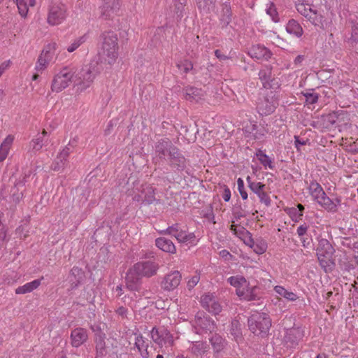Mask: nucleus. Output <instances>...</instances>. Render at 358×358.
<instances>
[{
  "instance_id": "obj_6",
  "label": "nucleus",
  "mask_w": 358,
  "mask_h": 358,
  "mask_svg": "<svg viewBox=\"0 0 358 358\" xmlns=\"http://www.w3.org/2000/svg\"><path fill=\"white\" fill-rule=\"evenodd\" d=\"M178 149V148L167 138L158 140L154 146L153 163L156 166L159 161L168 162Z\"/></svg>"
},
{
  "instance_id": "obj_33",
  "label": "nucleus",
  "mask_w": 358,
  "mask_h": 358,
  "mask_svg": "<svg viewBox=\"0 0 358 358\" xmlns=\"http://www.w3.org/2000/svg\"><path fill=\"white\" fill-rule=\"evenodd\" d=\"M304 209V206L302 204L299 203L296 208L293 207L289 208L287 213L289 214V215L290 216L293 221H294L295 222H298L302 219L303 212Z\"/></svg>"
},
{
  "instance_id": "obj_64",
  "label": "nucleus",
  "mask_w": 358,
  "mask_h": 358,
  "mask_svg": "<svg viewBox=\"0 0 358 358\" xmlns=\"http://www.w3.org/2000/svg\"><path fill=\"white\" fill-rule=\"evenodd\" d=\"M78 142V136H75L69 141V144L66 146H68L71 148V152L72 151V149L77 145Z\"/></svg>"
},
{
  "instance_id": "obj_48",
  "label": "nucleus",
  "mask_w": 358,
  "mask_h": 358,
  "mask_svg": "<svg viewBox=\"0 0 358 358\" xmlns=\"http://www.w3.org/2000/svg\"><path fill=\"white\" fill-rule=\"evenodd\" d=\"M86 35H83L76 40L67 48L69 52H73L77 50L86 41Z\"/></svg>"
},
{
  "instance_id": "obj_37",
  "label": "nucleus",
  "mask_w": 358,
  "mask_h": 358,
  "mask_svg": "<svg viewBox=\"0 0 358 358\" xmlns=\"http://www.w3.org/2000/svg\"><path fill=\"white\" fill-rule=\"evenodd\" d=\"M215 0H196L198 8L205 13H208L214 8Z\"/></svg>"
},
{
  "instance_id": "obj_63",
  "label": "nucleus",
  "mask_w": 358,
  "mask_h": 358,
  "mask_svg": "<svg viewBox=\"0 0 358 358\" xmlns=\"http://www.w3.org/2000/svg\"><path fill=\"white\" fill-rule=\"evenodd\" d=\"M17 6L20 14L22 16H26V15L27 13V10H28L27 6H26L25 4H23V5L19 4Z\"/></svg>"
},
{
  "instance_id": "obj_41",
  "label": "nucleus",
  "mask_w": 358,
  "mask_h": 358,
  "mask_svg": "<svg viewBox=\"0 0 358 358\" xmlns=\"http://www.w3.org/2000/svg\"><path fill=\"white\" fill-rule=\"evenodd\" d=\"M220 20L222 22H230L232 20L231 10L229 5L222 6Z\"/></svg>"
},
{
  "instance_id": "obj_59",
  "label": "nucleus",
  "mask_w": 358,
  "mask_h": 358,
  "mask_svg": "<svg viewBox=\"0 0 358 358\" xmlns=\"http://www.w3.org/2000/svg\"><path fill=\"white\" fill-rule=\"evenodd\" d=\"M337 115L335 112L329 113L325 116V120L330 124H334L336 122Z\"/></svg>"
},
{
  "instance_id": "obj_35",
  "label": "nucleus",
  "mask_w": 358,
  "mask_h": 358,
  "mask_svg": "<svg viewBox=\"0 0 358 358\" xmlns=\"http://www.w3.org/2000/svg\"><path fill=\"white\" fill-rule=\"evenodd\" d=\"M55 51L56 43H49L44 47L40 56L43 57V58L45 59V60L50 62L55 55Z\"/></svg>"
},
{
  "instance_id": "obj_19",
  "label": "nucleus",
  "mask_w": 358,
  "mask_h": 358,
  "mask_svg": "<svg viewBox=\"0 0 358 358\" xmlns=\"http://www.w3.org/2000/svg\"><path fill=\"white\" fill-rule=\"evenodd\" d=\"M87 331L84 328H76L71 331V345L75 348H78L80 346L87 340Z\"/></svg>"
},
{
  "instance_id": "obj_42",
  "label": "nucleus",
  "mask_w": 358,
  "mask_h": 358,
  "mask_svg": "<svg viewBox=\"0 0 358 358\" xmlns=\"http://www.w3.org/2000/svg\"><path fill=\"white\" fill-rule=\"evenodd\" d=\"M230 333L237 342L239 339L241 338L242 333L241 329V324L238 321L231 322Z\"/></svg>"
},
{
  "instance_id": "obj_50",
  "label": "nucleus",
  "mask_w": 358,
  "mask_h": 358,
  "mask_svg": "<svg viewBox=\"0 0 358 358\" xmlns=\"http://www.w3.org/2000/svg\"><path fill=\"white\" fill-rule=\"evenodd\" d=\"M49 63V61L45 60V59H43V57L39 55L35 69L37 71H42L46 69Z\"/></svg>"
},
{
  "instance_id": "obj_60",
  "label": "nucleus",
  "mask_w": 358,
  "mask_h": 358,
  "mask_svg": "<svg viewBox=\"0 0 358 358\" xmlns=\"http://www.w3.org/2000/svg\"><path fill=\"white\" fill-rule=\"evenodd\" d=\"M308 225L306 224H302L297 228V234L300 237H303L307 232Z\"/></svg>"
},
{
  "instance_id": "obj_12",
  "label": "nucleus",
  "mask_w": 358,
  "mask_h": 358,
  "mask_svg": "<svg viewBox=\"0 0 358 358\" xmlns=\"http://www.w3.org/2000/svg\"><path fill=\"white\" fill-rule=\"evenodd\" d=\"M194 328L197 334L212 333L215 330L216 326L214 321L209 316L203 313H198L195 316Z\"/></svg>"
},
{
  "instance_id": "obj_28",
  "label": "nucleus",
  "mask_w": 358,
  "mask_h": 358,
  "mask_svg": "<svg viewBox=\"0 0 358 358\" xmlns=\"http://www.w3.org/2000/svg\"><path fill=\"white\" fill-rule=\"evenodd\" d=\"M134 345L138 350L142 358L149 357V352L148 351V343L145 341L142 335H138L136 337Z\"/></svg>"
},
{
  "instance_id": "obj_8",
  "label": "nucleus",
  "mask_w": 358,
  "mask_h": 358,
  "mask_svg": "<svg viewBox=\"0 0 358 358\" xmlns=\"http://www.w3.org/2000/svg\"><path fill=\"white\" fill-rule=\"evenodd\" d=\"M167 163L171 169L179 176L183 175V172L189 173V161L184 156L179 148Z\"/></svg>"
},
{
  "instance_id": "obj_2",
  "label": "nucleus",
  "mask_w": 358,
  "mask_h": 358,
  "mask_svg": "<svg viewBox=\"0 0 358 358\" xmlns=\"http://www.w3.org/2000/svg\"><path fill=\"white\" fill-rule=\"evenodd\" d=\"M101 68L98 62L90 63L88 66L77 71L75 85L80 90H85L93 83L95 78L101 73Z\"/></svg>"
},
{
  "instance_id": "obj_43",
  "label": "nucleus",
  "mask_w": 358,
  "mask_h": 358,
  "mask_svg": "<svg viewBox=\"0 0 358 358\" xmlns=\"http://www.w3.org/2000/svg\"><path fill=\"white\" fill-rule=\"evenodd\" d=\"M266 14L271 17V20L274 22H278L280 19L278 17V13L276 10L275 6L273 3L270 2L266 5Z\"/></svg>"
},
{
  "instance_id": "obj_52",
  "label": "nucleus",
  "mask_w": 358,
  "mask_h": 358,
  "mask_svg": "<svg viewBox=\"0 0 358 358\" xmlns=\"http://www.w3.org/2000/svg\"><path fill=\"white\" fill-rule=\"evenodd\" d=\"M209 312L217 315L221 311V306L219 303L215 301V299L210 303V307H207L206 308Z\"/></svg>"
},
{
  "instance_id": "obj_38",
  "label": "nucleus",
  "mask_w": 358,
  "mask_h": 358,
  "mask_svg": "<svg viewBox=\"0 0 358 358\" xmlns=\"http://www.w3.org/2000/svg\"><path fill=\"white\" fill-rule=\"evenodd\" d=\"M274 289L276 292V293H278L279 295L283 296L284 298L287 299L289 301H294L298 299V296H296V294L287 291L282 286H275Z\"/></svg>"
},
{
  "instance_id": "obj_24",
  "label": "nucleus",
  "mask_w": 358,
  "mask_h": 358,
  "mask_svg": "<svg viewBox=\"0 0 358 358\" xmlns=\"http://www.w3.org/2000/svg\"><path fill=\"white\" fill-rule=\"evenodd\" d=\"M24 179L25 178L24 177L22 180L15 182L14 186L10 189V196L13 201L15 203H18L23 196L25 185Z\"/></svg>"
},
{
  "instance_id": "obj_49",
  "label": "nucleus",
  "mask_w": 358,
  "mask_h": 358,
  "mask_svg": "<svg viewBox=\"0 0 358 358\" xmlns=\"http://www.w3.org/2000/svg\"><path fill=\"white\" fill-rule=\"evenodd\" d=\"M228 282L231 285L239 287L246 283V280L242 276H231L228 278Z\"/></svg>"
},
{
  "instance_id": "obj_11",
  "label": "nucleus",
  "mask_w": 358,
  "mask_h": 358,
  "mask_svg": "<svg viewBox=\"0 0 358 358\" xmlns=\"http://www.w3.org/2000/svg\"><path fill=\"white\" fill-rule=\"evenodd\" d=\"M162 234L174 236L179 243H192L195 239L194 233H187L183 230L178 224L169 227L165 231H162Z\"/></svg>"
},
{
  "instance_id": "obj_3",
  "label": "nucleus",
  "mask_w": 358,
  "mask_h": 358,
  "mask_svg": "<svg viewBox=\"0 0 358 358\" xmlns=\"http://www.w3.org/2000/svg\"><path fill=\"white\" fill-rule=\"evenodd\" d=\"M78 69L74 66L63 67L54 77L51 89L52 92H60L69 86L73 82L75 83L76 75Z\"/></svg>"
},
{
  "instance_id": "obj_45",
  "label": "nucleus",
  "mask_w": 358,
  "mask_h": 358,
  "mask_svg": "<svg viewBox=\"0 0 358 358\" xmlns=\"http://www.w3.org/2000/svg\"><path fill=\"white\" fill-rule=\"evenodd\" d=\"M287 31L290 34H294L296 36H301L303 34V29L300 24H287Z\"/></svg>"
},
{
  "instance_id": "obj_56",
  "label": "nucleus",
  "mask_w": 358,
  "mask_h": 358,
  "mask_svg": "<svg viewBox=\"0 0 358 358\" xmlns=\"http://www.w3.org/2000/svg\"><path fill=\"white\" fill-rule=\"evenodd\" d=\"M199 280H200L199 275H195L192 276V278L190 280H189V281L187 282L188 289H192V288H194L197 285Z\"/></svg>"
},
{
  "instance_id": "obj_40",
  "label": "nucleus",
  "mask_w": 358,
  "mask_h": 358,
  "mask_svg": "<svg viewBox=\"0 0 358 358\" xmlns=\"http://www.w3.org/2000/svg\"><path fill=\"white\" fill-rule=\"evenodd\" d=\"M247 182L248 183V187L257 196L264 190L265 185L258 182H253L251 180V178L250 176L247 177Z\"/></svg>"
},
{
  "instance_id": "obj_23",
  "label": "nucleus",
  "mask_w": 358,
  "mask_h": 358,
  "mask_svg": "<svg viewBox=\"0 0 358 358\" xmlns=\"http://www.w3.org/2000/svg\"><path fill=\"white\" fill-rule=\"evenodd\" d=\"M69 278L71 282L70 288L74 289L83 280L84 273L81 268L74 266L71 270Z\"/></svg>"
},
{
  "instance_id": "obj_20",
  "label": "nucleus",
  "mask_w": 358,
  "mask_h": 358,
  "mask_svg": "<svg viewBox=\"0 0 358 358\" xmlns=\"http://www.w3.org/2000/svg\"><path fill=\"white\" fill-rule=\"evenodd\" d=\"M248 54L251 57L255 58L257 59H264L267 60L271 56V51L268 48L261 45H252L250 48Z\"/></svg>"
},
{
  "instance_id": "obj_29",
  "label": "nucleus",
  "mask_w": 358,
  "mask_h": 358,
  "mask_svg": "<svg viewBox=\"0 0 358 358\" xmlns=\"http://www.w3.org/2000/svg\"><path fill=\"white\" fill-rule=\"evenodd\" d=\"M296 9L308 20H314V17L316 15L317 10L313 9L310 6H308L306 3L298 4Z\"/></svg>"
},
{
  "instance_id": "obj_44",
  "label": "nucleus",
  "mask_w": 358,
  "mask_h": 358,
  "mask_svg": "<svg viewBox=\"0 0 358 358\" xmlns=\"http://www.w3.org/2000/svg\"><path fill=\"white\" fill-rule=\"evenodd\" d=\"M175 1V7L176 10V17L177 21H181L184 6L187 3V0H173Z\"/></svg>"
},
{
  "instance_id": "obj_34",
  "label": "nucleus",
  "mask_w": 358,
  "mask_h": 358,
  "mask_svg": "<svg viewBox=\"0 0 358 358\" xmlns=\"http://www.w3.org/2000/svg\"><path fill=\"white\" fill-rule=\"evenodd\" d=\"M309 191L310 195L316 201H318L320 198H321L325 194L321 185L316 182H310L309 186Z\"/></svg>"
},
{
  "instance_id": "obj_4",
  "label": "nucleus",
  "mask_w": 358,
  "mask_h": 358,
  "mask_svg": "<svg viewBox=\"0 0 358 358\" xmlns=\"http://www.w3.org/2000/svg\"><path fill=\"white\" fill-rule=\"evenodd\" d=\"M248 324L254 334L265 337L271 327V320L266 313L256 312L248 318Z\"/></svg>"
},
{
  "instance_id": "obj_57",
  "label": "nucleus",
  "mask_w": 358,
  "mask_h": 358,
  "mask_svg": "<svg viewBox=\"0 0 358 358\" xmlns=\"http://www.w3.org/2000/svg\"><path fill=\"white\" fill-rule=\"evenodd\" d=\"M14 138L11 135H8L1 144V146L10 150V148L13 142Z\"/></svg>"
},
{
  "instance_id": "obj_25",
  "label": "nucleus",
  "mask_w": 358,
  "mask_h": 358,
  "mask_svg": "<svg viewBox=\"0 0 358 358\" xmlns=\"http://www.w3.org/2000/svg\"><path fill=\"white\" fill-rule=\"evenodd\" d=\"M156 246L162 251L171 254L176 252V248L173 242L164 237H160L155 240Z\"/></svg>"
},
{
  "instance_id": "obj_51",
  "label": "nucleus",
  "mask_w": 358,
  "mask_h": 358,
  "mask_svg": "<svg viewBox=\"0 0 358 358\" xmlns=\"http://www.w3.org/2000/svg\"><path fill=\"white\" fill-rule=\"evenodd\" d=\"M306 102L308 104H314L318 100V94L314 92H307L304 94Z\"/></svg>"
},
{
  "instance_id": "obj_55",
  "label": "nucleus",
  "mask_w": 358,
  "mask_h": 358,
  "mask_svg": "<svg viewBox=\"0 0 358 358\" xmlns=\"http://www.w3.org/2000/svg\"><path fill=\"white\" fill-rule=\"evenodd\" d=\"M260 201L263 203H264L266 206H270L271 204V199L268 196V195L264 191H262L259 195H258Z\"/></svg>"
},
{
  "instance_id": "obj_10",
  "label": "nucleus",
  "mask_w": 358,
  "mask_h": 358,
  "mask_svg": "<svg viewBox=\"0 0 358 358\" xmlns=\"http://www.w3.org/2000/svg\"><path fill=\"white\" fill-rule=\"evenodd\" d=\"M120 8V0H103V5L100 7L101 20H114Z\"/></svg>"
},
{
  "instance_id": "obj_36",
  "label": "nucleus",
  "mask_w": 358,
  "mask_h": 358,
  "mask_svg": "<svg viewBox=\"0 0 358 358\" xmlns=\"http://www.w3.org/2000/svg\"><path fill=\"white\" fill-rule=\"evenodd\" d=\"M47 141L43 139V136L37 135L35 138L29 143V150L36 152L40 150L45 144Z\"/></svg>"
},
{
  "instance_id": "obj_31",
  "label": "nucleus",
  "mask_w": 358,
  "mask_h": 358,
  "mask_svg": "<svg viewBox=\"0 0 358 358\" xmlns=\"http://www.w3.org/2000/svg\"><path fill=\"white\" fill-rule=\"evenodd\" d=\"M209 341L215 353L221 352L226 345L224 339L217 334L210 338Z\"/></svg>"
},
{
  "instance_id": "obj_54",
  "label": "nucleus",
  "mask_w": 358,
  "mask_h": 358,
  "mask_svg": "<svg viewBox=\"0 0 358 358\" xmlns=\"http://www.w3.org/2000/svg\"><path fill=\"white\" fill-rule=\"evenodd\" d=\"M237 185H238V191H239V193L242 197L243 199H248V194L246 192V191L245 190V188H244V182H243V180L239 178L238 180H237Z\"/></svg>"
},
{
  "instance_id": "obj_47",
  "label": "nucleus",
  "mask_w": 358,
  "mask_h": 358,
  "mask_svg": "<svg viewBox=\"0 0 358 358\" xmlns=\"http://www.w3.org/2000/svg\"><path fill=\"white\" fill-rule=\"evenodd\" d=\"M176 66L180 71H182L185 74L193 69V64L192 62L187 59L177 63Z\"/></svg>"
},
{
  "instance_id": "obj_1",
  "label": "nucleus",
  "mask_w": 358,
  "mask_h": 358,
  "mask_svg": "<svg viewBox=\"0 0 358 358\" xmlns=\"http://www.w3.org/2000/svg\"><path fill=\"white\" fill-rule=\"evenodd\" d=\"M102 45L99 52V59L109 65L113 64L118 57L117 36L113 31L104 32L102 36Z\"/></svg>"
},
{
  "instance_id": "obj_27",
  "label": "nucleus",
  "mask_w": 358,
  "mask_h": 358,
  "mask_svg": "<svg viewBox=\"0 0 358 358\" xmlns=\"http://www.w3.org/2000/svg\"><path fill=\"white\" fill-rule=\"evenodd\" d=\"M41 283V279H36L33 280L32 282H27L22 286L18 287L15 289V294H24L31 292L34 289H37L40 286Z\"/></svg>"
},
{
  "instance_id": "obj_22",
  "label": "nucleus",
  "mask_w": 358,
  "mask_h": 358,
  "mask_svg": "<svg viewBox=\"0 0 358 358\" xmlns=\"http://www.w3.org/2000/svg\"><path fill=\"white\" fill-rule=\"evenodd\" d=\"M70 153L71 148L68 146H66L57 156L55 162L52 164V169L57 171L63 169L67 162V157Z\"/></svg>"
},
{
  "instance_id": "obj_21",
  "label": "nucleus",
  "mask_w": 358,
  "mask_h": 358,
  "mask_svg": "<svg viewBox=\"0 0 358 358\" xmlns=\"http://www.w3.org/2000/svg\"><path fill=\"white\" fill-rule=\"evenodd\" d=\"M184 92L185 98L189 101L198 102L203 99L205 96L203 90L194 87H187L184 89Z\"/></svg>"
},
{
  "instance_id": "obj_5",
  "label": "nucleus",
  "mask_w": 358,
  "mask_h": 358,
  "mask_svg": "<svg viewBox=\"0 0 358 358\" xmlns=\"http://www.w3.org/2000/svg\"><path fill=\"white\" fill-rule=\"evenodd\" d=\"M334 252V248L327 239H321L319 241L317 248V256L320 265L325 272L331 271L334 266V262L332 259Z\"/></svg>"
},
{
  "instance_id": "obj_17",
  "label": "nucleus",
  "mask_w": 358,
  "mask_h": 358,
  "mask_svg": "<svg viewBox=\"0 0 358 358\" xmlns=\"http://www.w3.org/2000/svg\"><path fill=\"white\" fill-rule=\"evenodd\" d=\"M66 8L64 4L52 5L49 11L48 22L63 21L66 19Z\"/></svg>"
},
{
  "instance_id": "obj_16",
  "label": "nucleus",
  "mask_w": 358,
  "mask_h": 358,
  "mask_svg": "<svg viewBox=\"0 0 358 358\" xmlns=\"http://www.w3.org/2000/svg\"><path fill=\"white\" fill-rule=\"evenodd\" d=\"M141 277L133 266L127 273L125 278L127 287L131 291H138L141 283Z\"/></svg>"
},
{
  "instance_id": "obj_30",
  "label": "nucleus",
  "mask_w": 358,
  "mask_h": 358,
  "mask_svg": "<svg viewBox=\"0 0 358 358\" xmlns=\"http://www.w3.org/2000/svg\"><path fill=\"white\" fill-rule=\"evenodd\" d=\"M95 343H96V358H99V357L102 358L107 353L104 334L103 335H102V334L97 335L95 338Z\"/></svg>"
},
{
  "instance_id": "obj_26",
  "label": "nucleus",
  "mask_w": 358,
  "mask_h": 358,
  "mask_svg": "<svg viewBox=\"0 0 358 358\" xmlns=\"http://www.w3.org/2000/svg\"><path fill=\"white\" fill-rule=\"evenodd\" d=\"M191 352L196 356H202L209 350V345L206 342L195 341L192 342L189 346Z\"/></svg>"
},
{
  "instance_id": "obj_7",
  "label": "nucleus",
  "mask_w": 358,
  "mask_h": 358,
  "mask_svg": "<svg viewBox=\"0 0 358 358\" xmlns=\"http://www.w3.org/2000/svg\"><path fill=\"white\" fill-rule=\"evenodd\" d=\"M278 105L277 99L273 92L259 96L257 101V109L262 115H268L273 113Z\"/></svg>"
},
{
  "instance_id": "obj_53",
  "label": "nucleus",
  "mask_w": 358,
  "mask_h": 358,
  "mask_svg": "<svg viewBox=\"0 0 358 358\" xmlns=\"http://www.w3.org/2000/svg\"><path fill=\"white\" fill-rule=\"evenodd\" d=\"M214 296L211 294H208L202 296L201 299L202 306L206 309L207 308V307H210V303L212 302Z\"/></svg>"
},
{
  "instance_id": "obj_18",
  "label": "nucleus",
  "mask_w": 358,
  "mask_h": 358,
  "mask_svg": "<svg viewBox=\"0 0 358 358\" xmlns=\"http://www.w3.org/2000/svg\"><path fill=\"white\" fill-rule=\"evenodd\" d=\"M181 278L180 273L178 271H174L165 276L162 286L166 290H173L180 285Z\"/></svg>"
},
{
  "instance_id": "obj_13",
  "label": "nucleus",
  "mask_w": 358,
  "mask_h": 358,
  "mask_svg": "<svg viewBox=\"0 0 358 358\" xmlns=\"http://www.w3.org/2000/svg\"><path fill=\"white\" fill-rule=\"evenodd\" d=\"M156 188L151 185L145 184L142 185L141 193L135 195L133 199L145 205H150L155 201H159L155 196Z\"/></svg>"
},
{
  "instance_id": "obj_58",
  "label": "nucleus",
  "mask_w": 358,
  "mask_h": 358,
  "mask_svg": "<svg viewBox=\"0 0 358 358\" xmlns=\"http://www.w3.org/2000/svg\"><path fill=\"white\" fill-rule=\"evenodd\" d=\"M322 1L323 0H305L306 4L315 10H317V7L322 4Z\"/></svg>"
},
{
  "instance_id": "obj_15",
  "label": "nucleus",
  "mask_w": 358,
  "mask_h": 358,
  "mask_svg": "<svg viewBox=\"0 0 358 358\" xmlns=\"http://www.w3.org/2000/svg\"><path fill=\"white\" fill-rule=\"evenodd\" d=\"M134 268L141 276L151 277L157 273L159 266L154 262L147 261L136 263Z\"/></svg>"
},
{
  "instance_id": "obj_46",
  "label": "nucleus",
  "mask_w": 358,
  "mask_h": 358,
  "mask_svg": "<svg viewBox=\"0 0 358 358\" xmlns=\"http://www.w3.org/2000/svg\"><path fill=\"white\" fill-rule=\"evenodd\" d=\"M257 157L263 166H264L265 167L268 166L270 169L273 168V166H272V162L271 159L262 150H259L257 152Z\"/></svg>"
},
{
  "instance_id": "obj_61",
  "label": "nucleus",
  "mask_w": 358,
  "mask_h": 358,
  "mask_svg": "<svg viewBox=\"0 0 358 358\" xmlns=\"http://www.w3.org/2000/svg\"><path fill=\"white\" fill-rule=\"evenodd\" d=\"M351 38L354 41H358V24H354L352 27Z\"/></svg>"
},
{
  "instance_id": "obj_32",
  "label": "nucleus",
  "mask_w": 358,
  "mask_h": 358,
  "mask_svg": "<svg viewBox=\"0 0 358 358\" xmlns=\"http://www.w3.org/2000/svg\"><path fill=\"white\" fill-rule=\"evenodd\" d=\"M317 202L329 211L336 212L337 210V203L328 197L326 193Z\"/></svg>"
},
{
  "instance_id": "obj_9",
  "label": "nucleus",
  "mask_w": 358,
  "mask_h": 358,
  "mask_svg": "<svg viewBox=\"0 0 358 358\" xmlns=\"http://www.w3.org/2000/svg\"><path fill=\"white\" fill-rule=\"evenodd\" d=\"M152 341L160 348H171L174 343L173 335L166 329L154 327L151 331Z\"/></svg>"
},
{
  "instance_id": "obj_14",
  "label": "nucleus",
  "mask_w": 358,
  "mask_h": 358,
  "mask_svg": "<svg viewBox=\"0 0 358 358\" xmlns=\"http://www.w3.org/2000/svg\"><path fill=\"white\" fill-rule=\"evenodd\" d=\"M303 336V331L300 328L290 329L284 338L285 344L287 348H294L299 345V341Z\"/></svg>"
},
{
  "instance_id": "obj_62",
  "label": "nucleus",
  "mask_w": 358,
  "mask_h": 358,
  "mask_svg": "<svg viewBox=\"0 0 358 358\" xmlns=\"http://www.w3.org/2000/svg\"><path fill=\"white\" fill-rule=\"evenodd\" d=\"M9 150L0 146V162H3L8 156Z\"/></svg>"
},
{
  "instance_id": "obj_39",
  "label": "nucleus",
  "mask_w": 358,
  "mask_h": 358,
  "mask_svg": "<svg viewBox=\"0 0 358 358\" xmlns=\"http://www.w3.org/2000/svg\"><path fill=\"white\" fill-rule=\"evenodd\" d=\"M271 67L266 66L262 69L259 72V78L262 81L264 87L271 77Z\"/></svg>"
}]
</instances>
